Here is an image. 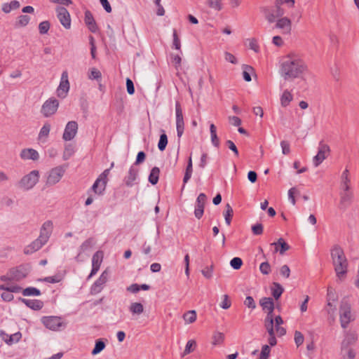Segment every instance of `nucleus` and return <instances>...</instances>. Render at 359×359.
I'll list each match as a JSON object with an SVG mask.
<instances>
[{
    "label": "nucleus",
    "mask_w": 359,
    "mask_h": 359,
    "mask_svg": "<svg viewBox=\"0 0 359 359\" xmlns=\"http://www.w3.org/2000/svg\"><path fill=\"white\" fill-rule=\"evenodd\" d=\"M259 304L262 307L263 311L266 312L265 319L273 318L275 304L273 299L271 297H263L259 300Z\"/></svg>",
    "instance_id": "obj_12"
},
{
    "label": "nucleus",
    "mask_w": 359,
    "mask_h": 359,
    "mask_svg": "<svg viewBox=\"0 0 359 359\" xmlns=\"http://www.w3.org/2000/svg\"><path fill=\"white\" fill-rule=\"evenodd\" d=\"M173 42H172V45H173V47L177 49V50H180L181 49V43H180V39L178 36V34H177V30L176 29H174L173 30Z\"/></svg>",
    "instance_id": "obj_58"
},
{
    "label": "nucleus",
    "mask_w": 359,
    "mask_h": 359,
    "mask_svg": "<svg viewBox=\"0 0 359 359\" xmlns=\"http://www.w3.org/2000/svg\"><path fill=\"white\" fill-rule=\"evenodd\" d=\"M129 310L133 314L140 315L143 313L144 306L141 303L133 302L130 304Z\"/></svg>",
    "instance_id": "obj_41"
},
{
    "label": "nucleus",
    "mask_w": 359,
    "mask_h": 359,
    "mask_svg": "<svg viewBox=\"0 0 359 359\" xmlns=\"http://www.w3.org/2000/svg\"><path fill=\"white\" fill-rule=\"evenodd\" d=\"M259 270L262 273L268 275L271 272V266L268 262H262L259 266Z\"/></svg>",
    "instance_id": "obj_59"
},
{
    "label": "nucleus",
    "mask_w": 359,
    "mask_h": 359,
    "mask_svg": "<svg viewBox=\"0 0 359 359\" xmlns=\"http://www.w3.org/2000/svg\"><path fill=\"white\" fill-rule=\"evenodd\" d=\"M243 76L244 80L247 82L251 81L252 78L250 74L254 72V69L251 66L247 65H244L243 66Z\"/></svg>",
    "instance_id": "obj_44"
},
{
    "label": "nucleus",
    "mask_w": 359,
    "mask_h": 359,
    "mask_svg": "<svg viewBox=\"0 0 359 359\" xmlns=\"http://www.w3.org/2000/svg\"><path fill=\"white\" fill-rule=\"evenodd\" d=\"M56 12L57 17L62 26L65 29H69L71 27V17L67 8L62 6H58L56 8Z\"/></svg>",
    "instance_id": "obj_11"
},
{
    "label": "nucleus",
    "mask_w": 359,
    "mask_h": 359,
    "mask_svg": "<svg viewBox=\"0 0 359 359\" xmlns=\"http://www.w3.org/2000/svg\"><path fill=\"white\" fill-rule=\"evenodd\" d=\"M304 337L299 331H295L294 332V342L297 347L304 343Z\"/></svg>",
    "instance_id": "obj_60"
},
{
    "label": "nucleus",
    "mask_w": 359,
    "mask_h": 359,
    "mask_svg": "<svg viewBox=\"0 0 359 359\" xmlns=\"http://www.w3.org/2000/svg\"><path fill=\"white\" fill-rule=\"evenodd\" d=\"M52 229L53 222L50 220L45 222L41 228L39 236H43V239L48 242L52 233Z\"/></svg>",
    "instance_id": "obj_26"
},
{
    "label": "nucleus",
    "mask_w": 359,
    "mask_h": 359,
    "mask_svg": "<svg viewBox=\"0 0 359 359\" xmlns=\"http://www.w3.org/2000/svg\"><path fill=\"white\" fill-rule=\"evenodd\" d=\"M65 170L61 166L53 168L48 177L46 184L48 185H54L60 182L64 175Z\"/></svg>",
    "instance_id": "obj_14"
},
{
    "label": "nucleus",
    "mask_w": 359,
    "mask_h": 359,
    "mask_svg": "<svg viewBox=\"0 0 359 359\" xmlns=\"http://www.w3.org/2000/svg\"><path fill=\"white\" fill-rule=\"evenodd\" d=\"M331 257L336 276L340 281L346 279L348 273V260L343 249L338 245L331 250Z\"/></svg>",
    "instance_id": "obj_1"
},
{
    "label": "nucleus",
    "mask_w": 359,
    "mask_h": 359,
    "mask_svg": "<svg viewBox=\"0 0 359 359\" xmlns=\"http://www.w3.org/2000/svg\"><path fill=\"white\" fill-rule=\"evenodd\" d=\"M46 243L47 242L43 239V236H39L24 249V253L26 255L32 254L40 250Z\"/></svg>",
    "instance_id": "obj_19"
},
{
    "label": "nucleus",
    "mask_w": 359,
    "mask_h": 359,
    "mask_svg": "<svg viewBox=\"0 0 359 359\" xmlns=\"http://www.w3.org/2000/svg\"><path fill=\"white\" fill-rule=\"evenodd\" d=\"M280 74L285 79H289L292 76V57L290 55L281 59L280 62Z\"/></svg>",
    "instance_id": "obj_9"
},
{
    "label": "nucleus",
    "mask_w": 359,
    "mask_h": 359,
    "mask_svg": "<svg viewBox=\"0 0 359 359\" xmlns=\"http://www.w3.org/2000/svg\"><path fill=\"white\" fill-rule=\"evenodd\" d=\"M95 244L94 238H89L86 240L79 248V252L77 256L75 257L76 262H82L83 259H81V253L91 248Z\"/></svg>",
    "instance_id": "obj_27"
},
{
    "label": "nucleus",
    "mask_w": 359,
    "mask_h": 359,
    "mask_svg": "<svg viewBox=\"0 0 359 359\" xmlns=\"http://www.w3.org/2000/svg\"><path fill=\"white\" fill-rule=\"evenodd\" d=\"M206 201L207 196L203 193H201L196 198L194 215L198 219L203 215Z\"/></svg>",
    "instance_id": "obj_15"
},
{
    "label": "nucleus",
    "mask_w": 359,
    "mask_h": 359,
    "mask_svg": "<svg viewBox=\"0 0 359 359\" xmlns=\"http://www.w3.org/2000/svg\"><path fill=\"white\" fill-rule=\"evenodd\" d=\"M230 265L233 269L238 270L243 265V260L240 257H233L230 262Z\"/></svg>",
    "instance_id": "obj_57"
},
{
    "label": "nucleus",
    "mask_w": 359,
    "mask_h": 359,
    "mask_svg": "<svg viewBox=\"0 0 359 359\" xmlns=\"http://www.w3.org/2000/svg\"><path fill=\"white\" fill-rule=\"evenodd\" d=\"M292 101V93L288 90H285L280 97V104L283 107H287Z\"/></svg>",
    "instance_id": "obj_34"
},
{
    "label": "nucleus",
    "mask_w": 359,
    "mask_h": 359,
    "mask_svg": "<svg viewBox=\"0 0 359 359\" xmlns=\"http://www.w3.org/2000/svg\"><path fill=\"white\" fill-rule=\"evenodd\" d=\"M175 112H176V128L177 137L180 138L184 133V122L183 118L182 109L181 104L179 102L175 103Z\"/></svg>",
    "instance_id": "obj_10"
},
{
    "label": "nucleus",
    "mask_w": 359,
    "mask_h": 359,
    "mask_svg": "<svg viewBox=\"0 0 359 359\" xmlns=\"http://www.w3.org/2000/svg\"><path fill=\"white\" fill-rule=\"evenodd\" d=\"M41 322L46 327L51 330H57L62 325L61 318L57 316H43Z\"/></svg>",
    "instance_id": "obj_13"
},
{
    "label": "nucleus",
    "mask_w": 359,
    "mask_h": 359,
    "mask_svg": "<svg viewBox=\"0 0 359 359\" xmlns=\"http://www.w3.org/2000/svg\"><path fill=\"white\" fill-rule=\"evenodd\" d=\"M103 259V252L102 251H97L93 256L92 258V270L88 276V279L91 278L93 276L96 274V273L99 271L100 265L102 264Z\"/></svg>",
    "instance_id": "obj_20"
},
{
    "label": "nucleus",
    "mask_w": 359,
    "mask_h": 359,
    "mask_svg": "<svg viewBox=\"0 0 359 359\" xmlns=\"http://www.w3.org/2000/svg\"><path fill=\"white\" fill-rule=\"evenodd\" d=\"M39 172L38 170H32L29 174L25 175L18 182L19 187L25 190L32 189L39 182Z\"/></svg>",
    "instance_id": "obj_5"
},
{
    "label": "nucleus",
    "mask_w": 359,
    "mask_h": 359,
    "mask_svg": "<svg viewBox=\"0 0 359 359\" xmlns=\"http://www.w3.org/2000/svg\"><path fill=\"white\" fill-rule=\"evenodd\" d=\"M30 21V17L27 15H21L18 18L15 23V27H25Z\"/></svg>",
    "instance_id": "obj_43"
},
{
    "label": "nucleus",
    "mask_w": 359,
    "mask_h": 359,
    "mask_svg": "<svg viewBox=\"0 0 359 359\" xmlns=\"http://www.w3.org/2000/svg\"><path fill=\"white\" fill-rule=\"evenodd\" d=\"M59 107V101L55 97L48 99L42 105L41 113L45 117L55 114Z\"/></svg>",
    "instance_id": "obj_8"
},
{
    "label": "nucleus",
    "mask_w": 359,
    "mask_h": 359,
    "mask_svg": "<svg viewBox=\"0 0 359 359\" xmlns=\"http://www.w3.org/2000/svg\"><path fill=\"white\" fill-rule=\"evenodd\" d=\"M244 304L252 309H255L256 308V304L255 302V300L251 296L246 297L244 301Z\"/></svg>",
    "instance_id": "obj_64"
},
{
    "label": "nucleus",
    "mask_w": 359,
    "mask_h": 359,
    "mask_svg": "<svg viewBox=\"0 0 359 359\" xmlns=\"http://www.w3.org/2000/svg\"><path fill=\"white\" fill-rule=\"evenodd\" d=\"M291 21L287 18H282L279 19L276 25V28L286 29L287 30L290 29Z\"/></svg>",
    "instance_id": "obj_39"
},
{
    "label": "nucleus",
    "mask_w": 359,
    "mask_h": 359,
    "mask_svg": "<svg viewBox=\"0 0 359 359\" xmlns=\"http://www.w3.org/2000/svg\"><path fill=\"white\" fill-rule=\"evenodd\" d=\"M233 215V208L229 203H227L225 206V211L224 212L225 222L227 225L231 224Z\"/></svg>",
    "instance_id": "obj_40"
},
{
    "label": "nucleus",
    "mask_w": 359,
    "mask_h": 359,
    "mask_svg": "<svg viewBox=\"0 0 359 359\" xmlns=\"http://www.w3.org/2000/svg\"><path fill=\"white\" fill-rule=\"evenodd\" d=\"M343 358L344 359H354L355 357V353L351 348H347L346 351L344 353H341Z\"/></svg>",
    "instance_id": "obj_63"
},
{
    "label": "nucleus",
    "mask_w": 359,
    "mask_h": 359,
    "mask_svg": "<svg viewBox=\"0 0 359 359\" xmlns=\"http://www.w3.org/2000/svg\"><path fill=\"white\" fill-rule=\"evenodd\" d=\"M138 169L131 166L128 171V175L125 177L124 182L127 187H132L133 182L137 179L138 174Z\"/></svg>",
    "instance_id": "obj_30"
},
{
    "label": "nucleus",
    "mask_w": 359,
    "mask_h": 359,
    "mask_svg": "<svg viewBox=\"0 0 359 359\" xmlns=\"http://www.w3.org/2000/svg\"><path fill=\"white\" fill-rule=\"evenodd\" d=\"M308 73V68L305 62L293 55V79H299L300 88L306 87L305 75Z\"/></svg>",
    "instance_id": "obj_3"
},
{
    "label": "nucleus",
    "mask_w": 359,
    "mask_h": 359,
    "mask_svg": "<svg viewBox=\"0 0 359 359\" xmlns=\"http://www.w3.org/2000/svg\"><path fill=\"white\" fill-rule=\"evenodd\" d=\"M159 175H160V169L158 167H154L149 175V182L152 185H156L159 179Z\"/></svg>",
    "instance_id": "obj_33"
},
{
    "label": "nucleus",
    "mask_w": 359,
    "mask_h": 359,
    "mask_svg": "<svg viewBox=\"0 0 359 359\" xmlns=\"http://www.w3.org/2000/svg\"><path fill=\"white\" fill-rule=\"evenodd\" d=\"M358 340V334L355 331H348L346 333L345 337L341 344V352L344 353L347 348L353 345Z\"/></svg>",
    "instance_id": "obj_16"
},
{
    "label": "nucleus",
    "mask_w": 359,
    "mask_h": 359,
    "mask_svg": "<svg viewBox=\"0 0 359 359\" xmlns=\"http://www.w3.org/2000/svg\"><path fill=\"white\" fill-rule=\"evenodd\" d=\"M184 320L187 323H193L196 320V313L195 311H189L183 315Z\"/></svg>",
    "instance_id": "obj_46"
},
{
    "label": "nucleus",
    "mask_w": 359,
    "mask_h": 359,
    "mask_svg": "<svg viewBox=\"0 0 359 359\" xmlns=\"http://www.w3.org/2000/svg\"><path fill=\"white\" fill-rule=\"evenodd\" d=\"M108 279V272L107 270L104 271L100 275V278L94 283L91 287V293L97 294L101 292L102 285H104Z\"/></svg>",
    "instance_id": "obj_21"
},
{
    "label": "nucleus",
    "mask_w": 359,
    "mask_h": 359,
    "mask_svg": "<svg viewBox=\"0 0 359 359\" xmlns=\"http://www.w3.org/2000/svg\"><path fill=\"white\" fill-rule=\"evenodd\" d=\"M84 21H85V23H86V26L88 27V29L91 32L95 33L97 32L98 27H97V23L93 18L92 13L89 10H87L85 11Z\"/></svg>",
    "instance_id": "obj_25"
},
{
    "label": "nucleus",
    "mask_w": 359,
    "mask_h": 359,
    "mask_svg": "<svg viewBox=\"0 0 359 359\" xmlns=\"http://www.w3.org/2000/svg\"><path fill=\"white\" fill-rule=\"evenodd\" d=\"M50 27V24L48 20L43 21L39 25V30L41 34H46Z\"/></svg>",
    "instance_id": "obj_55"
},
{
    "label": "nucleus",
    "mask_w": 359,
    "mask_h": 359,
    "mask_svg": "<svg viewBox=\"0 0 359 359\" xmlns=\"http://www.w3.org/2000/svg\"><path fill=\"white\" fill-rule=\"evenodd\" d=\"M74 153V149L72 144H69L65 146L63 152V159L65 161L68 160Z\"/></svg>",
    "instance_id": "obj_47"
},
{
    "label": "nucleus",
    "mask_w": 359,
    "mask_h": 359,
    "mask_svg": "<svg viewBox=\"0 0 359 359\" xmlns=\"http://www.w3.org/2000/svg\"><path fill=\"white\" fill-rule=\"evenodd\" d=\"M0 290H5L10 292H22V288L19 285H13V286H6L4 285H0Z\"/></svg>",
    "instance_id": "obj_50"
},
{
    "label": "nucleus",
    "mask_w": 359,
    "mask_h": 359,
    "mask_svg": "<svg viewBox=\"0 0 359 359\" xmlns=\"http://www.w3.org/2000/svg\"><path fill=\"white\" fill-rule=\"evenodd\" d=\"M264 323L269 337L275 336L273 318L264 319Z\"/></svg>",
    "instance_id": "obj_42"
},
{
    "label": "nucleus",
    "mask_w": 359,
    "mask_h": 359,
    "mask_svg": "<svg viewBox=\"0 0 359 359\" xmlns=\"http://www.w3.org/2000/svg\"><path fill=\"white\" fill-rule=\"evenodd\" d=\"M106 347L105 341L103 339H99L95 341V347L93 349L91 353L93 355H95L100 353L102 351H103Z\"/></svg>",
    "instance_id": "obj_35"
},
{
    "label": "nucleus",
    "mask_w": 359,
    "mask_h": 359,
    "mask_svg": "<svg viewBox=\"0 0 359 359\" xmlns=\"http://www.w3.org/2000/svg\"><path fill=\"white\" fill-rule=\"evenodd\" d=\"M280 146L282 148V153L284 155H287L290 153V144L288 141H286V140L281 141Z\"/></svg>",
    "instance_id": "obj_61"
},
{
    "label": "nucleus",
    "mask_w": 359,
    "mask_h": 359,
    "mask_svg": "<svg viewBox=\"0 0 359 359\" xmlns=\"http://www.w3.org/2000/svg\"><path fill=\"white\" fill-rule=\"evenodd\" d=\"M78 124L74 121H71L66 125L62 138L65 141L72 140L76 135Z\"/></svg>",
    "instance_id": "obj_18"
},
{
    "label": "nucleus",
    "mask_w": 359,
    "mask_h": 359,
    "mask_svg": "<svg viewBox=\"0 0 359 359\" xmlns=\"http://www.w3.org/2000/svg\"><path fill=\"white\" fill-rule=\"evenodd\" d=\"M206 4L210 8H213L218 11H221L222 8L221 0H206Z\"/></svg>",
    "instance_id": "obj_48"
},
{
    "label": "nucleus",
    "mask_w": 359,
    "mask_h": 359,
    "mask_svg": "<svg viewBox=\"0 0 359 359\" xmlns=\"http://www.w3.org/2000/svg\"><path fill=\"white\" fill-rule=\"evenodd\" d=\"M271 294L276 300H278L282 295L284 289L278 283L273 282L271 287Z\"/></svg>",
    "instance_id": "obj_31"
},
{
    "label": "nucleus",
    "mask_w": 359,
    "mask_h": 359,
    "mask_svg": "<svg viewBox=\"0 0 359 359\" xmlns=\"http://www.w3.org/2000/svg\"><path fill=\"white\" fill-rule=\"evenodd\" d=\"M41 291L33 287H29L22 290V294L24 296H39L41 295Z\"/></svg>",
    "instance_id": "obj_45"
},
{
    "label": "nucleus",
    "mask_w": 359,
    "mask_h": 359,
    "mask_svg": "<svg viewBox=\"0 0 359 359\" xmlns=\"http://www.w3.org/2000/svg\"><path fill=\"white\" fill-rule=\"evenodd\" d=\"M1 336L6 344L11 345L15 342H18L21 339L22 334L20 332H18L13 334L8 335L4 331H1Z\"/></svg>",
    "instance_id": "obj_29"
},
{
    "label": "nucleus",
    "mask_w": 359,
    "mask_h": 359,
    "mask_svg": "<svg viewBox=\"0 0 359 359\" xmlns=\"http://www.w3.org/2000/svg\"><path fill=\"white\" fill-rule=\"evenodd\" d=\"M8 274L11 275V278L13 280L20 281L27 276L28 270L24 266L20 265L10 269Z\"/></svg>",
    "instance_id": "obj_17"
},
{
    "label": "nucleus",
    "mask_w": 359,
    "mask_h": 359,
    "mask_svg": "<svg viewBox=\"0 0 359 359\" xmlns=\"http://www.w3.org/2000/svg\"><path fill=\"white\" fill-rule=\"evenodd\" d=\"M18 300L24 303L27 307L34 311H39L43 306V302L39 299H27L22 297H18Z\"/></svg>",
    "instance_id": "obj_24"
},
{
    "label": "nucleus",
    "mask_w": 359,
    "mask_h": 359,
    "mask_svg": "<svg viewBox=\"0 0 359 359\" xmlns=\"http://www.w3.org/2000/svg\"><path fill=\"white\" fill-rule=\"evenodd\" d=\"M196 346V343L194 340H189L186 344L185 349L183 352V356L193 352Z\"/></svg>",
    "instance_id": "obj_49"
},
{
    "label": "nucleus",
    "mask_w": 359,
    "mask_h": 359,
    "mask_svg": "<svg viewBox=\"0 0 359 359\" xmlns=\"http://www.w3.org/2000/svg\"><path fill=\"white\" fill-rule=\"evenodd\" d=\"M271 245L274 246L273 252H278L281 255L290 249V245L283 238H278L276 242L271 243Z\"/></svg>",
    "instance_id": "obj_23"
},
{
    "label": "nucleus",
    "mask_w": 359,
    "mask_h": 359,
    "mask_svg": "<svg viewBox=\"0 0 359 359\" xmlns=\"http://www.w3.org/2000/svg\"><path fill=\"white\" fill-rule=\"evenodd\" d=\"M20 157L22 159L28 160L31 159L36 161L39 158L38 152L34 149H24L20 152Z\"/></svg>",
    "instance_id": "obj_28"
},
{
    "label": "nucleus",
    "mask_w": 359,
    "mask_h": 359,
    "mask_svg": "<svg viewBox=\"0 0 359 359\" xmlns=\"http://www.w3.org/2000/svg\"><path fill=\"white\" fill-rule=\"evenodd\" d=\"M193 171V164L191 156H190L188 159L187 165L186 168L183 182L186 184L191 178Z\"/></svg>",
    "instance_id": "obj_36"
},
{
    "label": "nucleus",
    "mask_w": 359,
    "mask_h": 359,
    "mask_svg": "<svg viewBox=\"0 0 359 359\" xmlns=\"http://www.w3.org/2000/svg\"><path fill=\"white\" fill-rule=\"evenodd\" d=\"M291 1L292 0H276L273 7L265 8L264 13L269 22H273L278 18L282 17L285 13L284 6Z\"/></svg>",
    "instance_id": "obj_2"
},
{
    "label": "nucleus",
    "mask_w": 359,
    "mask_h": 359,
    "mask_svg": "<svg viewBox=\"0 0 359 359\" xmlns=\"http://www.w3.org/2000/svg\"><path fill=\"white\" fill-rule=\"evenodd\" d=\"M102 77V74L100 70L96 68H92L89 75V79L99 80Z\"/></svg>",
    "instance_id": "obj_62"
},
{
    "label": "nucleus",
    "mask_w": 359,
    "mask_h": 359,
    "mask_svg": "<svg viewBox=\"0 0 359 359\" xmlns=\"http://www.w3.org/2000/svg\"><path fill=\"white\" fill-rule=\"evenodd\" d=\"M342 182H341V187H345L346 189H349V183L350 180L348 178V170L346 169L341 175Z\"/></svg>",
    "instance_id": "obj_53"
},
{
    "label": "nucleus",
    "mask_w": 359,
    "mask_h": 359,
    "mask_svg": "<svg viewBox=\"0 0 359 359\" xmlns=\"http://www.w3.org/2000/svg\"><path fill=\"white\" fill-rule=\"evenodd\" d=\"M50 130V125L48 123H46L41 128L39 137L41 139L42 137H47Z\"/></svg>",
    "instance_id": "obj_54"
},
{
    "label": "nucleus",
    "mask_w": 359,
    "mask_h": 359,
    "mask_svg": "<svg viewBox=\"0 0 359 359\" xmlns=\"http://www.w3.org/2000/svg\"><path fill=\"white\" fill-rule=\"evenodd\" d=\"M69 90V81H60V85L57 89V96L62 98H65L67 95V92Z\"/></svg>",
    "instance_id": "obj_32"
},
{
    "label": "nucleus",
    "mask_w": 359,
    "mask_h": 359,
    "mask_svg": "<svg viewBox=\"0 0 359 359\" xmlns=\"http://www.w3.org/2000/svg\"><path fill=\"white\" fill-rule=\"evenodd\" d=\"M351 304L343 300L339 308L340 322L343 328H346L351 320Z\"/></svg>",
    "instance_id": "obj_6"
},
{
    "label": "nucleus",
    "mask_w": 359,
    "mask_h": 359,
    "mask_svg": "<svg viewBox=\"0 0 359 359\" xmlns=\"http://www.w3.org/2000/svg\"><path fill=\"white\" fill-rule=\"evenodd\" d=\"M210 130L211 141H212V144L216 147H219V140L217 135L216 126L213 123L210 124Z\"/></svg>",
    "instance_id": "obj_38"
},
{
    "label": "nucleus",
    "mask_w": 359,
    "mask_h": 359,
    "mask_svg": "<svg viewBox=\"0 0 359 359\" xmlns=\"http://www.w3.org/2000/svg\"><path fill=\"white\" fill-rule=\"evenodd\" d=\"M330 147L320 141L318 147V153L313 158V163L315 167H318L330 155Z\"/></svg>",
    "instance_id": "obj_7"
},
{
    "label": "nucleus",
    "mask_w": 359,
    "mask_h": 359,
    "mask_svg": "<svg viewBox=\"0 0 359 359\" xmlns=\"http://www.w3.org/2000/svg\"><path fill=\"white\" fill-rule=\"evenodd\" d=\"M214 264L212 263L210 266H206L203 269H202L201 273L205 278L210 279L212 276Z\"/></svg>",
    "instance_id": "obj_52"
},
{
    "label": "nucleus",
    "mask_w": 359,
    "mask_h": 359,
    "mask_svg": "<svg viewBox=\"0 0 359 359\" xmlns=\"http://www.w3.org/2000/svg\"><path fill=\"white\" fill-rule=\"evenodd\" d=\"M161 132L163 133L161 134V135H160V138H159L158 143V148L161 151H163L167 147L168 141V136L165 134V130L162 129Z\"/></svg>",
    "instance_id": "obj_37"
},
{
    "label": "nucleus",
    "mask_w": 359,
    "mask_h": 359,
    "mask_svg": "<svg viewBox=\"0 0 359 359\" xmlns=\"http://www.w3.org/2000/svg\"><path fill=\"white\" fill-rule=\"evenodd\" d=\"M110 168L104 170L97 178L90 189L88 191L89 194L90 191L97 195H102L104 191L107 183V176L109 174Z\"/></svg>",
    "instance_id": "obj_4"
},
{
    "label": "nucleus",
    "mask_w": 359,
    "mask_h": 359,
    "mask_svg": "<svg viewBox=\"0 0 359 359\" xmlns=\"http://www.w3.org/2000/svg\"><path fill=\"white\" fill-rule=\"evenodd\" d=\"M271 353V348L269 345L265 344L262 347L259 357L257 359H268Z\"/></svg>",
    "instance_id": "obj_51"
},
{
    "label": "nucleus",
    "mask_w": 359,
    "mask_h": 359,
    "mask_svg": "<svg viewBox=\"0 0 359 359\" xmlns=\"http://www.w3.org/2000/svg\"><path fill=\"white\" fill-rule=\"evenodd\" d=\"M224 339V335L222 332H215L212 336V344L214 345L220 344Z\"/></svg>",
    "instance_id": "obj_56"
},
{
    "label": "nucleus",
    "mask_w": 359,
    "mask_h": 359,
    "mask_svg": "<svg viewBox=\"0 0 359 359\" xmlns=\"http://www.w3.org/2000/svg\"><path fill=\"white\" fill-rule=\"evenodd\" d=\"M342 191L340 193V206L342 208H346L351 205L353 194L350 191V188L346 189L345 187H341Z\"/></svg>",
    "instance_id": "obj_22"
}]
</instances>
